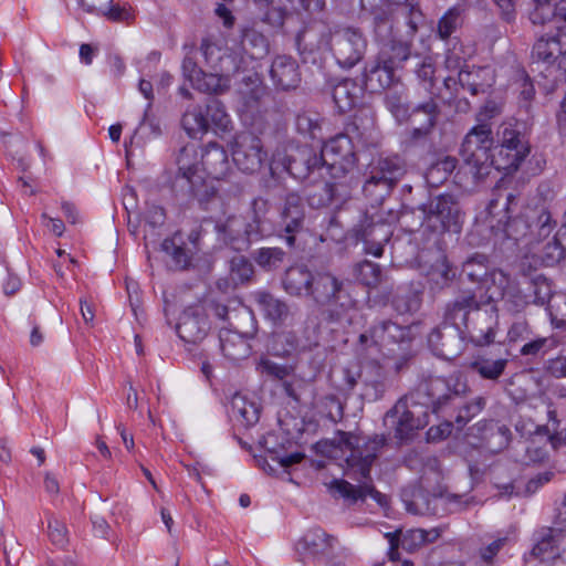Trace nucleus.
Returning a JSON list of instances; mask_svg holds the SVG:
<instances>
[{
    "label": "nucleus",
    "instance_id": "f257e3e1",
    "mask_svg": "<svg viewBox=\"0 0 566 566\" xmlns=\"http://www.w3.org/2000/svg\"><path fill=\"white\" fill-rule=\"evenodd\" d=\"M297 48L304 59L331 53L336 64L343 70H350L363 61L368 48V40L361 29L350 25L315 24L297 36Z\"/></svg>",
    "mask_w": 566,
    "mask_h": 566
},
{
    "label": "nucleus",
    "instance_id": "f03ea898",
    "mask_svg": "<svg viewBox=\"0 0 566 566\" xmlns=\"http://www.w3.org/2000/svg\"><path fill=\"white\" fill-rule=\"evenodd\" d=\"M335 441L343 450L349 451L346 459L350 468H356L364 482L355 486L346 480H334L331 483V490L338 493V495L352 503L358 500H365L367 496L373 497L379 504H382L385 496L378 492L370 480V468L373 462L378 457L380 450L386 443L384 436L375 434L371 438L364 439L352 432L337 431Z\"/></svg>",
    "mask_w": 566,
    "mask_h": 566
},
{
    "label": "nucleus",
    "instance_id": "7ed1b4c3",
    "mask_svg": "<svg viewBox=\"0 0 566 566\" xmlns=\"http://www.w3.org/2000/svg\"><path fill=\"white\" fill-rule=\"evenodd\" d=\"M515 202L516 196L513 192L503 191L502 189L493 191L486 211L489 226L495 234L503 233L506 239L520 241L532 234L535 229L539 238H545L552 232L555 222L552 221L548 211L542 210L536 214V221L531 223L530 212L535 214L534 211L512 218V207Z\"/></svg>",
    "mask_w": 566,
    "mask_h": 566
},
{
    "label": "nucleus",
    "instance_id": "20e7f679",
    "mask_svg": "<svg viewBox=\"0 0 566 566\" xmlns=\"http://www.w3.org/2000/svg\"><path fill=\"white\" fill-rule=\"evenodd\" d=\"M384 102L398 123L410 122L413 125L409 133L411 143L426 139L432 133L441 114L433 96L410 107L403 92L391 91L386 93Z\"/></svg>",
    "mask_w": 566,
    "mask_h": 566
},
{
    "label": "nucleus",
    "instance_id": "39448f33",
    "mask_svg": "<svg viewBox=\"0 0 566 566\" xmlns=\"http://www.w3.org/2000/svg\"><path fill=\"white\" fill-rule=\"evenodd\" d=\"M308 297L324 308L333 322L339 321L355 306V300L348 291V283L329 272L315 274Z\"/></svg>",
    "mask_w": 566,
    "mask_h": 566
},
{
    "label": "nucleus",
    "instance_id": "423d86ee",
    "mask_svg": "<svg viewBox=\"0 0 566 566\" xmlns=\"http://www.w3.org/2000/svg\"><path fill=\"white\" fill-rule=\"evenodd\" d=\"M358 364L344 368V380L349 390L360 385V397L367 401L381 399L387 390V371L374 354L356 353Z\"/></svg>",
    "mask_w": 566,
    "mask_h": 566
},
{
    "label": "nucleus",
    "instance_id": "0eeeda50",
    "mask_svg": "<svg viewBox=\"0 0 566 566\" xmlns=\"http://www.w3.org/2000/svg\"><path fill=\"white\" fill-rule=\"evenodd\" d=\"M493 145L492 128L486 123L472 127L463 139L461 155L465 167L475 181L489 176L492 167H496L491 153Z\"/></svg>",
    "mask_w": 566,
    "mask_h": 566
},
{
    "label": "nucleus",
    "instance_id": "6e6552de",
    "mask_svg": "<svg viewBox=\"0 0 566 566\" xmlns=\"http://www.w3.org/2000/svg\"><path fill=\"white\" fill-rule=\"evenodd\" d=\"M532 64L552 83L566 82V30L542 35L532 49Z\"/></svg>",
    "mask_w": 566,
    "mask_h": 566
},
{
    "label": "nucleus",
    "instance_id": "1a4fd4ad",
    "mask_svg": "<svg viewBox=\"0 0 566 566\" xmlns=\"http://www.w3.org/2000/svg\"><path fill=\"white\" fill-rule=\"evenodd\" d=\"M429 423V407L420 401V392L401 397L385 415V424L392 428L395 438L409 439Z\"/></svg>",
    "mask_w": 566,
    "mask_h": 566
},
{
    "label": "nucleus",
    "instance_id": "9d476101",
    "mask_svg": "<svg viewBox=\"0 0 566 566\" xmlns=\"http://www.w3.org/2000/svg\"><path fill=\"white\" fill-rule=\"evenodd\" d=\"M423 223L438 233H460L464 221V213L452 195L443 193L431 198L419 207Z\"/></svg>",
    "mask_w": 566,
    "mask_h": 566
},
{
    "label": "nucleus",
    "instance_id": "9b49d317",
    "mask_svg": "<svg viewBox=\"0 0 566 566\" xmlns=\"http://www.w3.org/2000/svg\"><path fill=\"white\" fill-rule=\"evenodd\" d=\"M409 335L410 329L408 327L390 319L377 321L359 335L356 353L380 356L386 347L408 344L410 342Z\"/></svg>",
    "mask_w": 566,
    "mask_h": 566
},
{
    "label": "nucleus",
    "instance_id": "f8f14e48",
    "mask_svg": "<svg viewBox=\"0 0 566 566\" xmlns=\"http://www.w3.org/2000/svg\"><path fill=\"white\" fill-rule=\"evenodd\" d=\"M532 556L541 562H554L566 551V503L558 509L554 526L542 527L534 535Z\"/></svg>",
    "mask_w": 566,
    "mask_h": 566
},
{
    "label": "nucleus",
    "instance_id": "ddd939ff",
    "mask_svg": "<svg viewBox=\"0 0 566 566\" xmlns=\"http://www.w3.org/2000/svg\"><path fill=\"white\" fill-rule=\"evenodd\" d=\"M496 142L500 146L496 169H517L530 154V146L522 134L518 124L503 122L496 130Z\"/></svg>",
    "mask_w": 566,
    "mask_h": 566
},
{
    "label": "nucleus",
    "instance_id": "4468645a",
    "mask_svg": "<svg viewBox=\"0 0 566 566\" xmlns=\"http://www.w3.org/2000/svg\"><path fill=\"white\" fill-rule=\"evenodd\" d=\"M415 392H420V398L426 396L428 407L430 405L433 412H439L448 406L454 398L465 396L469 387L462 377L452 374L448 377H430Z\"/></svg>",
    "mask_w": 566,
    "mask_h": 566
},
{
    "label": "nucleus",
    "instance_id": "2eb2a0df",
    "mask_svg": "<svg viewBox=\"0 0 566 566\" xmlns=\"http://www.w3.org/2000/svg\"><path fill=\"white\" fill-rule=\"evenodd\" d=\"M322 166L332 178L338 179L352 170L356 164V155L350 138L339 134L326 142L319 154Z\"/></svg>",
    "mask_w": 566,
    "mask_h": 566
},
{
    "label": "nucleus",
    "instance_id": "dca6fc26",
    "mask_svg": "<svg viewBox=\"0 0 566 566\" xmlns=\"http://www.w3.org/2000/svg\"><path fill=\"white\" fill-rule=\"evenodd\" d=\"M493 281L499 282L504 305L512 313H520L527 305L537 303L539 300L537 283L526 276L517 284H513L509 276L499 270L493 273Z\"/></svg>",
    "mask_w": 566,
    "mask_h": 566
},
{
    "label": "nucleus",
    "instance_id": "f3484780",
    "mask_svg": "<svg viewBox=\"0 0 566 566\" xmlns=\"http://www.w3.org/2000/svg\"><path fill=\"white\" fill-rule=\"evenodd\" d=\"M232 158L241 171L254 174L261 169L268 154L260 137L250 132H243L234 137Z\"/></svg>",
    "mask_w": 566,
    "mask_h": 566
},
{
    "label": "nucleus",
    "instance_id": "a211bd4d",
    "mask_svg": "<svg viewBox=\"0 0 566 566\" xmlns=\"http://www.w3.org/2000/svg\"><path fill=\"white\" fill-rule=\"evenodd\" d=\"M336 538L327 534L321 527L310 528L295 543V552L303 564L314 563L321 565L328 556H332Z\"/></svg>",
    "mask_w": 566,
    "mask_h": 566
},
{
    "label": "nucleus",
    "instance_id": "6ab92c4d",
    "mask_svg": "<svg viewBox=\"0 0 566 566\" xmlns=\"http://www.w3.org/2000/svg\"><path fill=\"white\" fill-rule=\"evenodd\" d=\"M305 207L297 193H289L280 212V237L290 248L295 245L296 234L304 228Z\"/></svg>",
    "mask_w": 566,
    "mask_h": 566
},
{
    "label": "nucleus",
    "instance_id": "aec40b11",
    "mask_svg": "<svg viewBox=\"0 0 566 566\" xmlns=\"http://www.w3.org/2000/svg\"><path fill=\"white\" fill-rule=\"evenodd\" d=\"M464 337L461 328L442 323L431 331L428 343L437 356L453 359L463 352Z\"/></svg>",
    "mask_w": 566,
    "mask_h": 566
},
{
    "label": "nucleus",
    "instance_id": "412c9836",
    "mask_svg": "<svg viewBox=\"0 0 566 566\" xmlns=\"http://www.w3.org/2000/svg\"><path fill=\"white\" fill-rule=\"evenodd\" d=\"M274 158H285L284 169L296 179H305L316 169L323 168L319 155L310 146L290 148L285 154H276Z\"/></svg>",
    "mask_w": 566,
    "mask_h": 566
},
{
    "label": "nucleus",
    "instance_id": "4be33fe9",
    "mask_svg": "<svg viewBox=\"0 0 566 566\" xmlns=\"http://www.w3.org/2000/svg\"><path fill=\"white\" fill-rule=\"evenodd\" d=\"M216 230L223 242L235 251L247 250L254 240V232L244 216H229L216 224Z\"/></svg>",
    "mask_w": 566,
    "mask_h": 566
},
{
    "label": "nucleus",
    "instance_id": "5701e85b",
    "mask_svg": "<svg viewBox=\"0 0 566 566\" xmlns=\"http://www.w3.org/2000/svg\"><path fill=\"white\" fill-rule=\"evenodd\" d=\"M210 329L208 317L200 305L185 308L179 317L176 332L187 344H198L203 340Z\"/></svg>",
    "mask_w": 566,
    "mask_h": 566
},
{
    "label": "nucleus",
    "instance_id": "b1692460",
    "mask_svg": "<svg viewBox=\"0 0 566 566\" xmlns=\"http://www.w3.org/2000/svg\"><path fill=\"white\" fill-rule=\"evenodd\" d=\"M438 536L437 530L424 531L421 528L408 530L405 533H387L386 537L390 545L388 552L389 559L392 562L400 560L399 547L407 553H413L424 544L433 542Z\"/></svg>",
    "mask_w": 566,
    "mask_h": 566
},
{
    "label": "nucleus",
    "instance_id": "393cba45",
    "mask_svg": "<svg viewBox=\"0 0 566 566\" xmlns=\"http://www.w3.org/2000/svg\"><path fill=\"white\" fill-rule=\"evenodd\" d=\"M497 324V315L493 308H481L478 304L463 333L472 343L483 346L492 343L495 337L494 328Z\"/></svg>",
    "mask_w": 566,
    "mask_h": 566
},
{
    "label": "nucleus",
    "instance_id": "a878e982",
    "mask_svg": "<svg viewBox=\"0 0 566 566\" xmlns=\"http://www.w3.org/2000/svg\"><path fill=\"white\" fill-rule=\"evenodd\" d=\"M256 327L252 324L251 331L237 332L223 329L219 334L220 349L223 356L231 361L245 359L251 354V345L247 337H253Z\"/></svg>",
    "mask_w": 566,
    "mask_h": 566
},
{
    "label": "nucleus",
    "instance_id": "bb28decb",
    "mask_svg": "<svg viewBox=\"0 0 566 566\" xmlns=\"http://www.w3.org/2000/svg\"><path fill=\"white\" fill-rule=\"evenodd\" d=\"M270 77L276 88L294 90L301 82L298 64L291 55H276L270 67Z\"/></svg>",
    "mask_w": 566,
    "mask_h": 566
},
{
    "label": "nucleus",
    "instance_id": "cd10ccee",
    "mask_svg": "<svg viewBox=\"0 0 566 566\" xmlns=\"http://www.w3.org/2000/svg\"><path fill=\"white\" fill-rule=\"evenodd\" d=\"M458 83L474 96L488 92L494 85L495 74L490 66L464 65L459 71Z\"/></svg>",
    "mask_w": 566,
    "mask_h": 566
},
{
    "label": "nucleus",
    "instance_id": "c85d7f7f",
    "mask_svg": "<svg viewBox=\"0 0 566 566\" xmlns=\"http://www.w3.org/2000/svg\"><path fill=\"white\" fill-rule=\"evenodd\" d=\"M478 304L479 302L473 292H461L447 304L443 323L464 329Z\"/></svg>",
    "mask_w": 566,
    "mask_h": 566
},
{
    "label": "nucleus",
    "instance_id": "c756f323",
    "mask_svg": "<svg viewBox=\"0 0 566 566\" xmlns=\"http://www.w3.org/2000/svg\"><path fill=\"white\" fill-rule=\"evenodd\" d=\"M198 151L195 144L184 146L176 158L178 172L176 175L174 186L184 189L185 184L192 180L195 185L200 182V176L203 175L198 166Z\"/></svg>",
    "mask_w": 566,
    "mask_h": 566
},
{
    "label": "nucleus",
    "instance_id": "7c9ffc66",
    "mask_svg": "<svg viewBox=\"0 0 566 566\" xmlns=\"http://www.w3.org/2000/svg\"><path fill=\"white\" fill-rule=\"evenodd\" d=\"M369 172L373 174V178L382 181L384 185H388L390 188H395L397 182L406 175L407 165L402 157L399 155L380 156L371 165Z\"/></svg>",
    "mask_w": 566,
    "mask_h": 566
},
{
    "label": "nucleus",
    "instance_id": "2f4dec72",
    "mask_svg": "<svg viewBox=\"0 0 566 566\" xmlns=\"http://www.w3.org/2000/svg\"><path fill=\"white\" fill-rule=\"evenodd\" d=\"M202 174L220 180L230 171V161L226 149L217 143H209L201 154Z\"/></svg>",
    "mask_w": 566,
    "mask_h": 566
},
{
    "label": "nucleus",
    "instance_id": "473e14b6",
    "mask_svg": "<svg viewBox=\"0 0 566 566\" xmlns=\"http://www.w3.org/2000/svg\"><path fill=\"white\" fill-rule=\"evenodd\" d=\"M206 64L214 72L233 74L239 70L235 59L218 44L208 39L202 40L200 45Z\"/></svg>",
    "mask_w": 566,
    "mask_h": 566
},
{
    "label": "nucleus",
    "instance_id": "72a5a7b5",
    "mask_svg": "<svg viewBox=\"0 0 566 566\" xmlns=\"http://www.w3.org/2000/svg\"><path fill=\"white\" fill-rule=\"evenodd\" d=\"M395 69L389 60H384L378 55L375 63L364 70L366 86L374 92L390 87L395 81Z\"/></svg>",
    "mask_w": 566,
    "mask_h": 566
},
{
    "label": "nucleus",
    "instance_id": "f704fd0d",
    "mask_svg": "<svg viewBox=\"0 0 566 566\" xmlns=\"http://www.w3.org/2000/svg\"><path fill=\"white\" fill-rule=\"evenodd\" d=\"M364 94L363 86L353 78H344L334 85L333 101L340 113L353 109Z\"/></svg>",
    "mask_w": 566,
    "mask_h": 566
},
{
    "label": "nucleus",
    "instance_id": "c9c22d12",
    "mask_svg": "<svg viewBox=\"0 0 566 566\" xmlns=\"http://www.w3.org/2000/svg\"><path fill=\"white\" fill-rule=\"evenodd\" d=\"M253 300L263 316L273 324L283 323L290 315L289 305L266 291L253 293Z\"/></svg>",
    "mask_w": 566,
    "mask_h": 566
},
{
    "label": "nucleus",
    "instance_id": "e433bc0d",
    "mask_svg": "<svg viewBox=\"0 0 566 566\" xmlns=\"http://www.w3.org/2000/svg\"><path fill=\"white\" fill-rule=\"evenodd\" d=\"M431 261L429 266H422V272L428 277V281L437 289L448 286L457 275L455 269L449 263L447 256L441 251H437Z\"/></svg>",
    "mask_w": 566,
    "mask_h": 566
},
{
    "label": "nucleus",
    "instance_id": "4c0bfd02",
    "mask_svg": "<svg viewBox=\"0 0 566 566\" xmlns=\"http://www.w3.org/2000/svg\"><path fill=\"white\" fill-rule=\"evenodd\" d=\"M315 274L303 265L291 266L283 279L285 292L292 296H308Z\"/></svg>",
    "mask_w": 566,
    "mask_h": 566
},
{
    "label": "nucleus",
    "instance_id": "58836bf2",
    "mask_svg": "<svg viewBox=\"0 0 566 566\" xmlns=\"http://www.w3.org/2000/svg\"><path fill=\"white\" fill-rule=\"evenodd\" d=\"M270 208V201L263 197L254 198L251 201L250 213L247 218L254 232V240H260L271 232L270 221L268 219Z\"/></svg>",
    "mask_w": 566,
    "mask_h": 566
},
{
    "label": "nucleus",
    "instance_id": "ea45409f",
    "mask_svg": "<svg viewBox=\"0 0 566 566\" xmlns=\"http://www.w3.org/2000/svg\"><path fill=\"white\" fill-rule=\"evenodd\" d=\"M556 438L549 433L547 427H538L535 436L531 439L526 447V454L531 461L542 462L548 458V446L556 448Z\"/></svg>",
    "mask_w": 566,
    "mask_h": 566
},
{
    "label": "nucleus",
    "instance_id": "a19ab883",
    "mask_svg": "<svg viewBox=\"0 0 566 566\" xmlns=\"http://www.w3.org/2000/svg\"><path fill=\"white\" fill-rule=\"evenodd\" d=\"M507 364L509 359L506 358L493 359L486 356H479L470 363L469 367L483 379L497 380L504 374Z\"/></svg>",
    "mask_w": 566,
    "mask_h": 566
},
{
    "label": "nucleus",
    "instance_id": "79ce46f5",
    "mask_svg": "<svg viewBox=\"0 0 566 566\" xmlns=\"http://www.w3.org/2000/svg\"><path fill=\"white\" fill-rule=\"evenodd\" d=\"M485 426L488 428L483 438L485 440L486 448L493 453H497L506 449L512 439L510 428L494 420H490Z\"/></svg>",
    "mask_w": 566,
    "mask_h": 566
},
{
    "label": "nucleus",
    "instance_id": "37998d69",
    "mask_svg": "<svg viewBox=\"0 0 566 566\" xmlns=\"http://www.w3.org/2000/svg\"><path fill=\"white\" fill-rule=\"evenodd\" d=\"M230 75L231 74L222 72L212 71L210 73H206L202 71V74H200L191 85L193 88L202 93L221 94L229 87Z\"/></svg>",
    "mask_w": 566,
    "mask_h": 566
},
{
    "label": "nucleus",
    "instance_id": "c03bdc74",
    "mask_svg": "<svg viewBox=\"0 0 566 566\" xmlns=\"http://www.w3.org/2000/svg\"><path fill=\"white\" fill-rule=\"evenodd\" d=\"M411 54V42L400 40L396 36L382 44L379 56L389 60L390 64L398 67L402 62L407 61Z\"/></svg>",
    "mask_w": 566,
    "mask_h": 566
},
{
    "label": "nucleus",
    "instance_id": "a18cd8bd",
    "mask_svg": "<svg viewBox=\"0 0 566 566\" xmlns=\"http://www.w3.org/2000/svg\"><path fill=\"white\" fill-rule=\"evenodd\" d=\"M181 125L186 133L192 138L206 134L209 130V119L201 106L188 108L182 116Z\"/></svg>",
    "mask_w": 566,
    "mask_h": 566
},
{
    "label": "nucleus",
    "instance_id": "49530a36",
    "mask_svg": "<svg viewBox=\"0 0 566 566\" xmlns=\"http://www.w3.org/2000/svg\"><path fill=\"white\" fill-rule=\"evenodd\" d=\"M241 44L251 59H261L269 53V41L264 34L255 29H245Z\"/></svg>",
    "mask_w": 566,
    "mask_h": 566
},
{
    "label": "nucleus",
    "instance_id": "de8ad7c7",
    "mask_svg": "<svg viewBox=\"0 0 566 566\" xmlns=\"http://www.w3.org/2000/svg\"><path fill=\"white\" fill-rule=\"evenodd\" d=\"M464 10L459 6L450 8L438 21L437 34L441 40H448L464 22Z\"/></svg>",
    "mask_w": 566,
    "mask_h": 566
},
{
    "label": "nucleus",
    "instance_id": "09e8293b",
    "mask_svg": "<svg viewBox=\"0 0 566 566\" xmlns=\"http://www.w3.org/2000/svg\"><path fill=\"white\" fill-rule=\"evenodd\" d=\"M323 118L313 112H303L296 116L295 125L300 134L312 139H322Z\"/></svg>",
    "mask_w": 566,
    "mask_h": 566
},
{
    "label": "nucleus",
    "instance_id": "8fccbe9b",
    "mask_svg": "<svg viewBox=\"0 0 566 566\" xmlns=\"http://www.w3.org/2000/svg\"><path fill=\"white\" fill-rule=\"evenodd\" d=\"M205 114L209 119V128L227 132L230 126V117L226 112L223 104L216 98H210L205 107Z\"/></svg>",
    "mask_w": 566,
    "mask_h": 566
},
{
    "label": "nucleus",
    "instance_id": "3c124183",
    "mask_svg": "<svg viewBox=\"0 0 566 566\" xmlns=\"http://www.w3.org/2000/svg\"><path fill=\"white\" fill-rule=\"evenodd\" d=\"M274 350L276 355L290 356L294 353L304 352L307 349L305 344H302L294 332H282L274 337Z\"/></svg>",
    "mask_w": 566,
    "mask_h": 566
},
{
    "label": "nucleus",
    "instance_id": "603ef678",
    "mask_svg": "<svg viewBox=\"0 0 566 566\" xmlns=\"http://www.w3.org/2000/svg\"><path fill=\"white\" fill-rule=\"evenodd\" d=\"M255 263L266 271L277 269L284 258L285 252L281 248H260L252 254Z\"/></svg>",
    "mask_w": 566,
    "mask_h": 566
},
{
    "label": "nucleus",
    "instance_id": "864d4df0",
    "mask_svg": "<svg viewBox=\"0 0 566 566\" xmlns=\"http://www.w3.org/2000/svg\"><path fill=\"white\" fill-rule=\"evenodd\" d=\"M558 345L559 339L554 335L547 337H538L525 343L520 349V354L522 356H543L557 348Z\"/></svg>",
    "mask_w": 566,
    "mask_h": 566
},
{
    "label": "nucleus",
    "instance_id": "5fc2aeb1",
    "mask_svg": "<svg viewBox=\"0 0 566 566\" xmlns=\"http://www.w3.org/2000/svg\"><path fill=\"white\" fill-rule=\"evenodd\" d=\"M161 249L165 253L170 255L171 261L169 266L174 270H185L190 264V255L185 248L176 244L174 239H165L161 243Z\"/></svg>",
    "mask_w": 566,
    "mask_h": 566
},
{
    "label": "nucleus",
    "instance_id": "6e6d98bb",
    "mask_svg": "<svg viewBox=\"0 0 566 566\" xmlns=\"http://www.w3.org/2000/svg\"><path fill=\"white\" fill-rule=\"evenodd\" d=\"M374 32L376 40L382 44L387 43L394 35V22L391 14L386 10H380L374 14Z\"/></svg>",
    "mask_w": 566,
    "mask_h": 566
},
{
    "label": "nucleus",
    "instance_id": "4d7b16f0",
    "mask_svg": "<svg viewBox=\"0 0 566 566\" xmlns=\"http://www.w3.org/2000/svg\"><path fill=\"white\" fill-rule=\"evenodd\" d=\"M358 281L369 287H376L381 282V269L377 263L365 260L355 266Z\"/></svg>",
    "mask_w": 566,
    "mask_h": 566
},
{
    "label": "nucleus",
    "instance_id": "13d9d810",
    "mask_svg": "<svg viewBox=\"0 0 566 566\" xmlns=\"http://www.w3.org/2000/svg\"><path fill=\"white\" fill-rule=\"evenodd\" d=\"M109 1L106 3V0H103L99 3L90 0H83V8L87 12H98L106 15L112 21H123L128 18V12L120 8L119 6H111Z\"/></svg>",
    "mask_w": 566,
    "mask_h": 566
},
{
    "label": "nucleus",
    "instance_id": "bf43d9fd",
    "mask_svg": "<svg viewBox=\"0 0 566 566\" xmlns=\"http://www.w3.org/2000/svg\"><path fill=\"white\" fill-rule=\"evenodd\" d=\"M421 292L415 290L403 291L395 296L392 304L400 314L415 313L421 306Z\"/></svg>",
    "mask_w": 566,
    "mask_h": 566
},
{
    "label": "nucleus",
    "instance_id": "052dcab7",
    "mask_svg": "<svg viewBox=\"0 0 566 566\" xmlns=\"http://www.w3.org/2000/svg\"><path fill=\"white\" fill-rule=\"evenodd\" d=\"M371 228L374 231L373 245H368V248L365 249V252L379 258L384 253V244L388 242L391 231L388 224L380 220H374V227Z\"/></svg>",
    "mask_w": 566,
    "mask_h": 566
},
{
    "label": "nucleus",
    "instance_id": "680f3d73",
    "mask_svg": "<svg viewBox=\"0 0 566 566\" xmlns=\"http://www.w3.org/2000/svg\"><path fill=\"white\" fill-rule=\"evenodd\" d=\"M486 262V255L475 254L463 263L462 274L471 282H480L488 273Z\"/></svg>",
    "mask_w": 566,
    "mask_h": 566
},
{
    "label": "nucleus",
    "instance_id": "e2e57ef3",
    "mask_svg": "<svg viewBox=\"0 0 566 566\" xmlns=\"http://www.w3.org/2000/svg\"><path fill=\"white\" fill-rule=\"evenodd\" d=\"M486 405V399L484 397H476L473 400L467 402L458 410V415L454 419V422L458 429H462L465 427L474 417H476Z\"/></svg>",
    "mask_w": 566,
    "mask_h": 566
},
{
    "label": "nucleus",
    "instance_id": "0e129e2a",
    "mask_svg": "<svg viewBox=\"0 0 566 566\" xmlns=\"http://www.w3.org/2000/svg\"><path fill=\"white\" fill-rule=\"evenodd\" d=\"M189 197L196 198L201 205L208 203L217 195V189L209 185L203 175L200 176V182L195 185L192 180L185 184L182 189Z\"/></svg>",
    "mask_w": 566,
    "mask_h": 566
},
{
    "label": "nucleus",
    "instance_id": "69168bd1",
    "mask_svg": "<svg viewBox=\"0 0 566 566\" xmlns=\"http://www.w3.org/2000/svg\"><path fill=\"white\" fill-rule=\"evenodd\" d=\"M538 258L546 266H554L566 258V249L559 240L554 237L542 249Z\"/></svg>",
    "mask_w": 566,
    "mask_h": 566
},
{
    "label": "nucleus",
    "instance_id": "338daca9",
    "mask_svg": "<svg viewBox=\"0 0 566 566\" xmlns=\"http://www.w3.org/2000/svg\"><path fill=\"white\" fill-rule=\"evenodd\" d=\"M363 191L373 203L379 205L391 193L392 188L388 185H384L382 188V181L378 180V178L374 179L373 174L369 172L368 178L364 184Z\"/></svg>",
    "mask_w": 566,
    "mask_h": 566
},
{
    "label": "nucleus",
    "instance_id": "774afa93",
    "mask_svg": "<svg viewBox=\"0 0 566 566\" xmlns=\"http://www.w3.org/2000/svg\"><path fill=\"white\" fill-rule=\"evenodd\" d=\"M230 273L233 281L244 283L252 277L254 270L245 256L235 255L230 261Z\"/></svg>",
    "mask_w": 566,
    "mask_h": 566
}]
</instances>
